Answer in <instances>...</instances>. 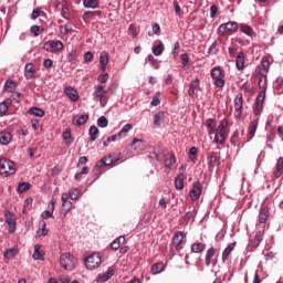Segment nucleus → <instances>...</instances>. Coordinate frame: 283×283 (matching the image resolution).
I'll use <instances>...</instances> for the list:
<instances>
[{"label": "nucleus", "mask_w": 283, "mask_h": 283, "mask_svg": "<svg viewBox=\"0 0 283 283\" xmlns=\"http://www.w3.org/2000/svg\"><path fill=\"white\" fill-rule=\"evenodd\" d=\"M66 96H69V98L73 102L78 101V92H76V90H74L72 86H67L64 90Z\"/></svg>", "instance_id": "a211bd4d"}, {"label": "nucleus", "mask_w": 283, "mask_h": 283, "mask_svg": "<svg viewBox=\"0 0 283 283\" xmlns=\"http://www.w3.org/2000/svg\"><path fill=\"white\" fill-rule=\"evenodd\" d=\"M12 140V134L1 132L0 133V145H10Z\"/></svg>", "instance_id": "aec40b11"}, {"label": "nucleus", "mask_w": 283, "mask_h": 283, "mask_svg": "<svg viewBox=\"0 0 283 283\" xmlns=\"http://www.w3.org/2000/svg\"><path fill=\"white\" fill-rule=\"evenodd\" d=\"M107 78H109V74L105 73V74H101L98 77H97V81L99 83H107Z\"/></svg>", "instance_id": "e2e57ef3"}, {"label": "nucleus", "mask_w": 283, "mask_h": 283, "mask_svg": "<svg viewBox=\"0 0 283 283\" xmlns=\"http://www.w3.org/2000/svg\"><path fill=\"white\" fill-rule=\"evenodd\" d=\"M90 120V115H80L77 117H74L73 125H77V127H81V125H85Z\"/></svg>", "instance_id": "6ab92c4d"}, {"label": "nucleus", "mask_w": 283, "mask_h": 283, "mask_svg": "<svg viewBox=\"0 0 283 283\" xmlns=\"http://www.w3.org/2000/svg\"><path fill=\"white\" fill-rule=\"evenodd\" d=\"M63 48L61 40H49L43 44L44 52H51L52 54H59Z\"/></svg>", "instance_id": "423d86ee"}, {"label": "nucleus", "mask_w": 283, "mask_h": 283, "mask_svg": "<svg viewBox=\"0 0 283 283\" xmlns=\"http://www.w3.org/2000/svg\"><path fill=\"white\" fill-rule=\"evenodd\" d=\"M217 32L220 36H224L227 32H238V22L229 21L227 23H222L219 25Z\"/></svg>", "instance_id": "0eeeda50"}, {"label": "nucleus", "mask_w": 283, "mask_h": 283, "mask_svg": "<svg viewBox=\"0 0 283 283\" xmlns=\"http://www.w3.org/2000/svg\"><path fill=\"white\" fill-rule=\"evenodd\" d=\"M269 208L263 207L259 211V221L256 223V227H260V229H265L266 228V222L269 220Z\"/></svg>", "instance_id": "9d476101"}, {"label": "nucleus", "mask_w": 283, "mask_h": 283, "mask_svg": "<svg viewBox=\"0 0 283 283\" xmlns=\"http://www.w3.org/2000/svg\"><path fill=\"white\" fill-rule=\"evenodd\" d=\"M97 125H98V127L105 128V127H107V125H109V120H107V117L101 116L97 119Z\"/></svg>", "instance_id": "49530a36"}, {"label": "nucleus", "mask_w": 283, "mask_h": 283, "mask_svg": "<svg viewBox=\"0 0 283 283\" xmlns=\"http://www.w3.org/2000/svg\"><path fill=\"white\" fill-rule=\"evenodd\" d=\"M208 54H210V55L218 54V42H217V41H214V42L210 45V48H209V50H208Z\"/></svg>", "instance_id": "864d4df0"}, {"label": "nucleus", "mask_w": 283, "mask_h": 283, "mask_svg": "<svg viewBox=\"0 0 283 283\" xmlns=\"http://www.w3.org/2000/svg\"><path fill=\"white\" fill-rule=\"evenodd\" d=\"M198 87H200V80L196 78L189 85V90H188L189 96H193V94H196V90H198Z\"/></svg>", "instance_id": "cd10ccee"}, {"label": "nucleus", "mask_w": 283, "mask_h": 283, "mask_svg": "<svg viewBox=\"0 0 283 283\" xmlns=\"http://www.w3.org/2000/svg\"><path fill=\"white\" fill-rule=\"evenodd\" d=\"M185 180V175L180 174L175 178V187L176 189L182 190L185 189V184L182 182Z\"/></svg>", "instance_id": "2f4dec72"}, {"label": "nucleus", "mask_w": 283, "mask_h": 283, "mask_svg": "<svg viewBox=\"0 0 283 283\" xmlns=\"http://www.w3.org/2000/svg\"><path fill=\"white\" fill-rule=\"evenodd\" d=\"M59 281L61 283H70L71 282L70 276H67V275H61Z\"/></svg>", "instance_id": "774afa93"}, {"label": "nucleus", "mask_w": 283, "mask_h": 283, "mask_svg": "<svg viewBox=\"0 0 283 283\" xmlns=\"http://www.w3.org/2000/svg\"><path fill=\"white\" fill-rule=\"evenodd\" d=\"M237 70H244V53H239L235 60Z\"/></svg>", "instance_id": "72a5a7b5"}, {"label": "nucleus", "mask_w": 283, "mask_h": 283, "mask_svg": "<svg viewBox=\"0 0 283 283\" xmlns=\"http://www.w3.org/2000/svg\"><path fill=\"white\" fill-rule=\"evenodd\" d=\"M160 120H163V113H157L154 116V125H156L157 127H160Z\"/></svg>", "instance_id": "4d7b16f0"}, {"label": "nucleus", "mask_w": 283, "mask_h": 283, "mask_svg": "<svg viewBox=\"0 0 283 283\" xmlns=\"http://www.w3.org/2000/svg\"><path fill=\"white\" fill-rule=\"evenodd\" d=\"M258 125H259L258 119H254L250 123V126H249V138L250 139L255 136V132H258Z\"/></svg>", "instance_id": "bb28decb"}, {"label": "nucleus", "mask_w": 283, "mask_h": 283, "mask_svg": "<svg viewBox=\"0 0 283 283\" xmlns=\"http://www.w3.org/2000/svg\"><path fill=\"white\" fill-rule=\"evenodd\" d=\"M115 273V270H114V266H109L107 269V272L104 273V274H98L95 279V281L97 283H105V282H108L111 280V277L114 275Z\"/></svg>", "instance_id": "ddd939ff"}, {"label": "nucleus", "mask_w": 283, "mask_h": 283, "mask_svg": "<svg viewBox=\"0 0 283 283\" xmlns=\"http://www.w3.org/2000/svg\"><path fill=\"white\" fill-rule=\"evenodd\" d=\"M175 13L177 17H182V9H180V4L177 1L174 2Z\"/></svg>", "instance_id": "052dcab7"}, {"label": "nucleus", "mask_w": 283, "mask_h": 283, "mask_svg": "<svg viewBox=\"0 0 283 283\" xmlns=\"http://www.w3.org/2000/svg\"><path fill=\"white\" fill-rule=\"evenodd\" d=\"M206 127L208 128V134L211 136L214 134V140L217 145H224L227 140V127H229V122L227 119H221L219 126L213 119L209 118L206 120Z\"/></svg>", "instance_id": "f257e3e1"}, {"label": "nucleus", "mask_w": 283, "mask_h": 283, "mask_svg": "<svg viewBox=\"0 0 283 283\" xmlns=\"http://www.w3.org/2000/svg\"><path fill=\"white\" fill-rule=\"evenodd\" d=\"M61 14L63 19H66V21H70V9L67 7L62 8Z\"/></svg>", "instance_id": "13d9d810"}, {"label": "nucleus", "mask_w": 283, "mask_h": 283, "mask_svg": "<svg viewBox=\"0 0 283 283\" xmlns=\"http://www.w3.org/2000/svg\"><path fill=\"white\" fill-rule=\"evenodd\" d=\"M85 266L88 271H94L101 266V254L93 252L85 259Z\"/></svg>", "instance_id": "39448f33"}, {"label": "nucleus", "mask_w": 283, "mask_h": 283, "mask_svg": "<svg viewBox=\"0 0 283 283\" xmlns=\"http://www.w3.org/2000/svg\"><path fill=\"white\" fill-rule=\"evenodd\" d=\"M175 163H176V157L171 155L169 159H165L164 165L167 169H171V165H175Z\"/></svg>", "instance_id": "09e8293b"}, {"label": "nucleus", "mask_w": 283, "mask_h": 283, "mask_svg": "<svg viewBox=\"0 0 283 283\" xmlns=\"http://www.w3.org/2000/svg\"><path fill=\"white\" fill-rule=\"evenodd\" d=\"M180 60L182 65H187V63H189V55H187V53H184L180 55Z\"/></svg>", "instance_id": "338daca9"}, {"label": "nucleus", "mask_w": 283, "mask_h": 283, "mask_svg": "<svg viewBox=\"0 0 283 283\" xmlns=\"http://www.w3.org/2000/svg\"><path fill=\"white\" fill-rule=\"evenodd\" d=\"M60 264L65 271H74L76 269V259L71 253H63L60 256Z\"/></svg>", "instance_id": "7ed1b4c3"}, {"label": "nucleus", "mask_w": 283, "mask_h": 283, "mask_svg": "<svg viewBox=\"0 0 283 283\" xmlns=\"http://www.w3.org/2000/svg\"><path fill=\"white\" fill-rule=\"evenodd\" d=\"M240 30L243 34H245V36H249L250 39H255V36H258L253 28H251L249 24L241 23Z\"/></svg>", "instance_id": "2eb2a0df"}, {"label": "nucleus", "mask_w": 283, "mask_h": 283, "mask_svg": "<svg viewBox=\"0 0 283 283\" xmlns=\"http://www.w3.org/2000/svg\"><path fill=\"white\" fill-rule=\"evenodd\" d=\"M211 77L213 78V85L216 87H224V77L222 72H211Z\"/></svg>", "instance_id": "4468645a"}, {"label": "nucleus", "mask_w": 283, "mask_h": 283, "mask_svg": "<svg viewBox=\"0 0 283 283\" xmlns=\"http://www.w3.org/2000/svg\"><path fill=\"white\" fill-rule=\"evenodd\" d=\"M132 129H134V125L132 124H126L122 127L120 132L118 133V138H125V136H127V134H129V132H132Z\"/></svg>", "instance_id": "a878e982"}, {"label": "nucleus", "mask_w": 283, "mask_h": 283, "mask_svg": "<svg viewBox=\"0 0 283 283\" xmlns=\"http://www.w3.org/2000/svg\"><path fill=\"white\" fill-rule=\"evenodd\" d=\"M165 52V44L160 42L158 45L153 46V54L155 56H160Z\"/></svg>", "instance_id": "c9c22d12"}, {"label": "nucleus", "mask_w": 283, "mask_h": 283, "mask_svg": "<svg viewBox=\"0 0 283 283\" xmlns=\"http://www.w3.org/2000/svg\"><path fill=\"white\" fill-rule=\"evenodd\" d=\"M244 105V101L242 99V93H239L234 98V116L235 118H240L242 116V107Z\"/></svg>", "instance_id": "9b49d317"}, {"label": "nucleus", "mask_w": 283, "mask_h": 283, "mask_svg": "<svg viewBox=\"0 0 283 283\" xmlns=\"http://www.w3.org/2000/svg\"><path fill=\"white\" fill-rule=\"evenodd\" d=\"M62 138H63L65 145H67V146L72 145V143H74V139L72 138V133L70 130H65L62 134Z\"/></svg>", "instance_id": "4c0bfd02"}, {"label": "nucleus", "mask_w": 283, "mask_h": 283, "mask_svg": "<svg viewBox=\"0 0 283 283\" xmlns=\"http://www.w3.org/2000/svg\"><path fill=\"white\" fill-rule=\"evenodd\" d=\"M29 114L31 116H36V118H43L45 116V112L39 107H31Z\"/></svg>", "instance_id": "b1692460"}, {"label": "nucleus", "mask_w": 283, "mask_h": 283, "mask_svg": "<svg viewBox=\"0 0 283 283\" xmlns=\"http://www.w3.org/2000/svg\"><path fill=\"white\" fill-rule=\"evenodd\" d=\"M205 249H206L205 243H195L191 245L192 253H202Z\"/></svg>", "instance_id": "a19ab883"}, {"label": "nucleus", "mask_w": 283, "mask_h": 283, "mask_svg": "<svg viewBox=\"0 0 283 283\" xmlns=\"http://www.w3.org/2000/svg\"><path fill=\"white\" fill-rule=\"evenodd\" d=\"M30 182H20L18 185V193H24V191H30Z\"/></svg>", "instance_id": "c03bdc74"}, {"label": "nucleus", "mask_w": 283, "mask_h": 283, "mask_svg": "<svg viewBox=\"0 0 283 283\" xmlns=\"http://www.w3.org/2000/svg\"><path fill=\"white\" fill-rule=\"evenodd\" d=\"M233 249H235V243H230L222 253V261L227 262V260H229V255H231V252L233 251Z\"/></svg>", "instance_id": "393cba45"}, {"label": "nucleus", "mask_w": 283, "mask_h": 283, "mask_svg": "<svg viewBox=\"0 0 283 283\" xmlns=\"http://www.w3.org/2000/svg\"><path fill=\"white\" fill-rule=\"evenodd\" d=\"M260 242H262V238L254 237L250 242V247H252L253 249H258V247H260Z\"/></svg>", "instance_id": "603ef678"}, {"label": "nucleus", "mask_w": 283, "mask_h": 283, "mask_svg": "<svg viewBox=\"0 0 283 283\" xmlns=\"http://www.w3.org/2000/svg\"><path fill=\"white\" fill-rule=\"evenodd\" d=\"M66 59L69 63H74V61L78 59V51H76V49H72Z\"/></svg>", "instance_id": "ea45409f"}, {"label": "nucleus", "mask_w": 283, "mask_h": 283, "mask_svg": "<svg viewBox=\"0 0 283 283\" xmlns=\"http://www.w3.org/2000/svg\"><path fill=\"white\" fill-rule=\"evenodd\" d=\"M84 8H91L92 10H96L98 8V0H84Z\"/></svg>", "instance_id": "58836bf2"}, {"label": "nucleus", "mask_w": 283, "mask_h": 283, "mask_svg": "<svg viewBox=\"0 0 283 283\" xmlns=\"http://www.w3.org/2000/svg\"><path fill=\"white\" fill-rule=\"evenodd\" d=\"M186 234L182 231H177L172 238V244L176 251H182L185 249V244H187V240H185Z\"/></svg>", "instance_id": "6e6552de"}, {"label": "nucleus", "mask_w": 283, "mask_h": 283, "mask_svg": "<svg viewBox=\"0 0 283 283\" xmlns=\"http://www.w3.org/2000/svg\"><path fill=\"white\" fill-rule=\"evenodd\" d=\"M128 30L134 39H136V36H138V31H136V27L134 24H130Z\"/></svg>", "instance_id": "0e129e2a"}, {"label": "nucleus", "mask_w": 283, "mask_h": 283, "mask_svg": "<svg viewBox=\"0 0 283 283\" xmlns=\"http://www.w3.org/2000/svg\"><path fill=\"white\" fill-rule=\"evenodd\" d=\"M31 32H32V34H34V36H39V34H41L40 32H41V27H39V25H32L31 27Z\"/></svg>", "instance_id": "680f3d73"}, {"label": "nucleus", "mask_w": 283, "mask_h": 283, "mask_svg": "<svg viewBox=\"0 0 283 283\" xmlns=\"http://www.w3.org/2000/svg\"><path fill=\"white\" fill-rule=\"evenodd\" d=\"M213 255H216V248L208 249L206 253V266H211Z\"/></svg>", "instance_id": "5701e85b"}, {"label": "nucleus", "mask_w": 283, "mask_h": 283, "mask_svg": "<svg viewBox=\"0 0 283 283\" xmlns=\"http://www.w3.org/2000/svg\"><path fill=\"white\" fill-rule=\"evenodd\" d=\"M41 244L34 245L33 260H45V251L41 250Z\"/></svg>", "instance_id": "f3484780"}, {"label": "nucleus", "mask_w": 283, "mask_h": 283, "mask_svg": "<svg viewBox=\"0 0 283 283\" xmlns=\"http://www.w3.org/2000/svg\"><path fill=\"white\" fill-rule=\"evenodd\" d=\"M88 135H90L92 143H94V140H96L99 135L98 128L95 125L91 126L90 130H88Z\"/></svg>", "instance_id": "473e14b6"}, {"label": "nucleus", "mask_w": 283, "mask_h": 283, "mask_svg": "<svg viewBox=\"0 0 283 283\" xmlns=\"http://www.w3.org/2000/svg\"><path fill=\"white\" fill-rule=\"evenodd\" d=\"M198 154V148L196 147H191L188 151V158L189 160H191L193 163V160H196V156Z\"/></svg>", "instance_id": "de8ad7c7"}, {"label": "nucleus", "mask_w": 283, "mask_h": 283, "mask_svg": "<svg viewBox=\"0 0 283 283\" xmlns=\"http://www.w3.org/2000/svg\"><path fill=\"white\" fill-rule=\"evenodd\" d=\"M67 196L70 200H78V197L81 196V189L72 188L69 190Z\"/></svg>", "instance_id": "7c9ffc66"}, {"label": "nucleus", "mask_w": 283, "mask_h": 283, "mask_svg": "<svg viewBox=\"0 0 283 283\" xmlns=\"http://www.w3.org/2000/svg\"><path fill=\"white\" fill-rule=\"evenodd\" d=\"M261 65H262L263 70H265V72H269V70L271 67V62L269 61L268 57H263Z\"/></svg>", "instance_id": "5fc2aeb1"}, {"label": "nucleus", "mask_w": 283, "mask_h": 283, "mask_svg": "<svg viewBox=\"0 0 283 283\" xmlns=\"http://www.w3.org/2000/svg\"><path fill=\"white\" fill-rule=\"evenodd\" d=\"M94 59V54L92 51H87L84 53V63H92V60Z\"/></svg>", "instance_id": "6e6d98bb"}, {"label": "nucleus", "mask_w": 283, "mask_h": 283, "mask_svg": "<svg viewBox=\"0 0 283 283\" xmlns=\"http://www.w3.org/2000/svg\"><path fill=\"white\" fill-rule=\"evenodd\" d=\"M283 174V157H280L276 161V170L274 171V178H281Z\"/></svg>", "instance_id": "412c9836"}, {"label": "nucleus", "mask_w": 283, "mask_h": 283, "mask_svg": "<svg viewBox=\"0 0 283 283\" xmlns=\"http://www.w3.org/2000/svg\"><path fill=\"white\" fill-rule=\"evenodd\" d=\"M107 63H109V56L107 55L106 51H103L99 54V65L102 72H105V70H107Z\"/></svg>", "instance_id": "dca6fc26"}, {"label": "nucleus", "mask_w": 283, "mask_h": 283, "mask_svg": "<svg viewBox=\"0 0 283 283\" xmlns=\"http://www.w3.org/2000/svg\"><path fill=\"white\" fill-rule=\"evenodd\" d=\"M72 207H73L72 201H69V202L62 205V211H63L64 216H67V213H70V210L72 209Z\"/></svg>", "instance_id": "8fccbe9b"}, {"label": "nucleus", "mask_w": 283, "mask_h": 283, "mask_svg": "<svg viewBox=\"0 0 283 283\" xmlns=\"http://www.w3.org/2000/svg\"><path fill=\"white\" fill-rule=\"evenodd\" d=\"M94 94L96 98H105V94H107V92L105 91V87L103 85H97Z\"/></svg>", "instance_id": "e433bc0d"}, {"label": "nucleus", "mask_w": 283, "mask_h": 283, "mask_svg": "<svg viewBox=\"0 0 283 283\" xmlns=\"http://www.w3.org/2000/svg\"><path fill=\"white\" fill-rule=\"evenodd\" d=\"M17 90V82L12 80H8L4 84V91L13 94V92Z\"/></svg>", "instance_id": "c756f323"}, {"label": "nucleus", "mask_w": 283, "mask_h": 283, "mask_svg": "<svg viewBox=\"0 0 283 283\" xmlns=\"http://www.w3.org/2000/svg\"><path fill=\"white\" fill-rule=\"evenodd\" d=\"M122 244H125V237H118L116 238L112 244H111V248L113 249V251H118V249H120V245Z\"/></svg>", "instance_id": "4be33fe9"}, {"label": "nucleus", "mask_w": 283, "mask_h": 283, "mask_svg": "<svg viewBox=\"0 0 283 283\" xmlns=\"http://www.w3.org/2000/svg\"><path fill=\"white\" fill-rule=\"evenodd\" d=\"M163 269H165V265L163 263H155L151 268L153 275H158V273H163Z\"/></svg>", "instance_id": "79ce46f5"}, {"label": "nucleus", "mask_w": 283, "mask_h": 283, "mask_svg": "<svg viewBox=\"0 0 283 283\" xmlns=\"http://www.w3.org/2000/svg\"><path fill=\"white\" fill-rule=\"evenodd\" d=\"M218 14V6L212 4L210 7V18L216 19V15Z\"/></svg>", "instance_id": "bf43d9fd"}, {"label": "nucleus", "mask_w": 283, "mask_h": 283, "mask_svg": "<svg viewBox=\"0 0 283 283\" xmlns=\"http://www.w3.org/2000/svg\"><path fill=\"white\" fill-rule=\"evenodd\" d=\"M189 196L191 200H200V196H202V186L200 185V181L193 184Z\"/></svg>", "instance_id": "f8f14e48"}, {"label": "nucleus", "mask_w": 283, "mask_h": 283, "mask_svg": "<svg viewBox=\"0 0 283 283\" xmlns=\"http://www.w3.org/2000/svg\"><path fill=\"white\" fill-rule=\"evenodd\" d=\"M40 17H41V10L34 9L32 11L31 19H33V21H34V20L39 19Z\"/></svg>", "instance_id": "69168bd1"}, {"label": "nucleus", "mask_w": 283, "mask_h": 283, "mask_svg": "<svg viewBox=\"0 0 283 283\" xmlns=\"http://www.w3.org/2000/svg\"><path fill=\"white\" fill-rule=\"evenodd\" d=\"M45 227H48V224L45 223V221H42L40 223V227H39L38 231H36V235L39 238H41V235H48L49 230Z\"/></svg>", "instance_id": "f704fd0d"}, {"label": "nucleus", "mask_w": 283, "mask_h": 283, "mask_svg": "<svg viewBox=\"0 0 283 283\" xmlns=\"http://www.w3.org/2000/svg\"><path fill=\"white\" fill-rule=\"evenodd\" d=\"M17 253H18V251L14 248L7 249L4 251V258L7 260H12V258H14V255H17Z\"/></svg>", "instance_id": "a18cd8bd"}, {"label": "nucleus", "mask_w": 283, "mask_h": 283, "mask_svg": "<svg viewBox=\"0 0 283 283\" xmlns=\"http://www.w3.org/2000/svg\"><path fill=\"white\" fill-rule=\"evenodd\" d=\"M53 216H54V210H52V209L44 210L41 213V218H43V220H48V218H53Z\"/></svg>", "instance_id": "3c124183"}, {"label": "nucleus", "mask_w": 283, "mask_h": 283, "mask_svg": "<svg viewBox=\"0 0 283 283\" xmlns=\"http://www.w3.org/2000/svg\"><path fill=\"white\" fill-rule=\"evenodd\" d=\"M274 87L277 90L279 94H283V77L279 76L274 82Z\"/></svg>", "instance_id": "37998d69"}, {"label": "nucleus", "mask_w": 283, "mask_h": 283, "mask_svg": "<svg viewBox=\"0 0 283 283\" xmlns=\"http://www.w3.org/2000/svg\"><path fill=\"white\" fill-rule=\"evenodd\" d=\"M114 164V159H112V156L103 157L98 163V167H109V165Z\"/></svg>", "instance_id": "c85d7f7f"}, {"label": "nucleus", "mask_w": 283, "mask_h": 283, "mask_svg": "<svg viewBox=\"0 0 283 283\" xmlns=\"http://www.w3.org/2000/svg\"><path fill=\"white\" fill-rule=\"evenodd\" d=\"M4 222L9 227V233H14L17 231V219H14V214H12L10 210L4 211Z\"/></svg>", "instance_id": "1a4fd4ad"}, {"label": "nucleus", "mask_w": 283, "mask_h": 283, "mask_svg": "<svg viewBox=\"0 0 283 283\" xmlns=\"http://www.w3.org/2000/svg\"><path fill=\"white\" fill-rule=\"evenodd\" d=\"M259 87L260 93L255 98L254 104V115L260 116L262 114V109H264V101L266 99V87H268V80L266 74L259 73Z\"/></svg>", "instance_id": "f03ea898"}, {"label": "nucleus", "mask_w": 283, "mask_h": 283, "mask_svg": "<svg viewBox=\"0 0 283 283\" xmlns=\"http://www.w3.org/2000/svg\"><path fill=\"white\" fill-rule=\"evenodd\" d=\"M17 174V169L14 168V161L8 159H0V176H13Z\"/></svg>", "instance_id": "20e7f679"}]
</instances>
